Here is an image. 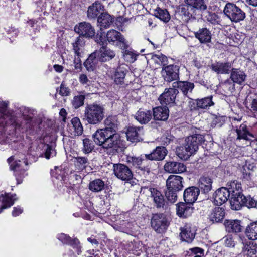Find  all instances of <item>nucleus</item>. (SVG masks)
<instances>
[{
	"label": "nucleus",
	"mask_w": 257,
	"mask_h": 257,
	"mask_svg": "<svg viewBox=\"0 0 257 257\" xmlns=\"http://www.w3.org/2000/svg\"><path fill=\"white\" fill-rule=\"evenodd\" d=\"M74 164L78 169L80 170L85 169L89 165L88 159L85 157H77L75 158Z\"/></svg>",
	"instance_id": "nucleus-47"
},
{
	"label": "nucleus",
	"mask_w": 257,
	"mask_h": 257,
	"mask_svg": "<svg viewBox=\"0 0 257 257\" xmlns=\"http://www.w3.org/2000/svg\"><path fill=\"white\" fill-rule=\"evenodd\" d=\"M126 161L131 167L138 168L141 165L146 164L148 162L147 159H143L140 157L127 156Z\"/></svg>",
	"instance_id": "nucleus-42"
},
{
	"label": "nucleus",
	"mask_w": 257,
	"mask_h": 257,
	"mask_svg": "<svg viewBox=\"0 0 257 257\" xmlns=\"http://www.w3.org/2000/svg\"><path fill=\"white\" fill-rule=\"evenodd\" d=\"M169 221L163 213L153 214L151 220V225L157 233H163L166 231L169 225Z\"/></svg>",
	"instance_id": "nucleus-7"
},
{
	"label": "nucleus",
	"mask_w": 257,
	"mask_h": 257,
	"mask_svg": "<svg viewBox=\"0 0 257 257\" xmlns=\"http://www.w3.org/2000/svg\"><path fill=\"white\" fill-rule=\"evenodd\" d=\"M256 202L252 198L249 197H246V199L244 200V204H243V206H245L248 208L255 207L256 206Z\"/></svg>",
	"instance_id": "nucleus-58"
},
{
	"label": "nucleus",
	"mask_w": 257,
	"mask_h": 257,
	"mask_svg": "<svg viewBox=\"0 0 257 257\" xmlns=\"http://www.w3.org/2000/svg\"><path fill=\"white\" fill-rule=\"evenodd\" d=\"M174 88L180 89L185 95H187L188 92H191L194 87L193 83L188 81H177L173 83Z\"/></svg>",
	"instance_id": "nucleus-29"
},
{
	"label": "nucleus",
	"mask_w": 257,
	"mask_h": 257,
	"mask_svg": "<svg viewBox=\"0 0 257 257\" xmlns=\"http://www.w3.org/2000/svg\"><path fill=\"white\" fill-rule=\"evenodd\" d=\"M105 127L93 134V141L104 149L107 154L114 155L122 152L124 145L117 133L119 122L115 116H109L104 120Z\"/></svg>",
	"instance_id": "nucleus-1"
},
{
	"label": "nucleus",
	"mask_w": 257,
	"mask_h": 257,
	"mask_svg": "<svg viewBox=\"0 0 257 257\" xmlns=\"http://www.w3.org/2000/svg\"><path fill=\"white\" fill-rule=\"evenodd\" d=\"M162 76L164 80L168 82L179 79V67L176 65H169L162 67Z\"/></svg>",
	"instance_id": "nucleus-9"
},
{
	"label": "nucleus",
	"mask_w": 257,
	"mask_h": 257,
	"mask_svg": "<svg viewBox=\"0 0 257 257\" xmlns=\"http://www.w3.org/2000/svg\"><path fill=\"white\" fill-rule=\"evenodd\" d=\"M23 212V210L20 207H14L12 212V215L16 217Z\"/></svg>",
	"instance_id": "nucleus-64"
},
{
	"label": "nucleus",
	"mask_w": 257,
	"mask_h": 257,
	"mask_svg": "<svg viewBox=\"0 0 257 257\" xmlns=\"http://www.w3.org/2000/svg\"><path fill=\"white\" fill-rule=\"evenodd\" d=\"M178 93V90L174 87L166 88L160 96L159 100L162 105H171L175 104L176 96Z\"/></svg>",
	"instance_id": "nucleus-10"
},
{
	"label": "nucleus",
	"mask_w": 257,
	"mask_h": 257,
	"mask_svg": "<svg viewBox=\"0 0 257 257\" xmlns=\"http://www.w3.org/2000/svg\"><path fill=\"white\" fill-rule=\"evenodd\" d=\"M8 102H2L0 103V125L11 124L14 125L17 128L21 127L22 129L27 130L33 129L36 122L32 118L29 116H25V124L19 123L15 117L8 111L7 107Z\"/></svg>",
	"instance_id": "nucleus-2"
},
{
	"label": "nucleus",
	"mask_w": 257,
	"mask_h": 257,
	"mask_svg": "<svg viewBox=\"0 0 257 257\" xmlns=\"http://www.w3.org/2000/svg\"><path fill=\"white\" fill-rule=\"evenodd\" d=\"M158 56L159 58L160 66H162V67L166 66L168 64L167 57L163 54H159Z\"/></svg>",
	"instance_id": "nucleus-61"
},
{
	"label": "nucleus",
	"mask_w": 257,
	"mask_h": 257,
	"mask_svg": "<svg viewBox=\"0 0 257 257\" xmlns=\"http://www.w3.org/2000/svg\"><path fill=\"white\" fill-rule=\"evenodd\" d=\"M193 204L190 203L180 202L177 206V214L181 217L186 218L193 213L194 208Z\"/></svg>",
	"instance_id": "nucleus-19"
},
{
	"label": "nucleus",
	"mask_w": 257,
	"mask_h": 257,
	"mask_svg": "<svg viewBox=\"0 0 257 257\" xmlns=\"http://www.w3.org/2000/svg\"><path fill=\"white\" fill-rule=\"evenodd\" d=\"M200 193L199 188L195 186L189 187L184 192L183 198L185 202L193 204L197 199Z\"/></svg>",
	"instance_id": "nucleus-15"
},
{
	"label": "nucleus",
	"mask_w": 257,
	"mask_h": 257,
	"mask_svg": "<svg viewBox=\"0 0 257 257\" xmlns=\"http://www.w3.org/2000/svg\"><path fill=\"white\" fill-rule=\"evenodd\" d=\"M112 16L107 12H102L97 18V22L100 26V30L108 28L113 23Z\"/></svg>",
	"instance_id": "nucleus-22"
},
{
	"label": "nucleus",
	"mask_w": 257,
	"mask_h": 257,
	"mask_svg": "<svg viewBox=\"0 0 257 257\" xmlns=\"http://www.w3.org/2000/svg\"><path fill=\"white\" fill-rule=\"evenodd\" d=\"M227 190L231 196H236L242 192L241 184L236 180L231 181L227 183Z\"/></svg>",
	"instance_id": "nucleus-38"
},
{
	"label": "nucleus",
	"mask_w": 257,
	"mask_h": 257,
	"mask_svg": "<svg viewBox=\"0 0 257 257\" xmlns=\"http://www.w3.org/2000/svg\"><path fill=\"white\" fill-rule=\"evenodd\" d=\"M212 179L208 176H202L199 180V188L203 193L207 194L212 189Z\"/></svg>",
	"instance_id": "nucleus-30"
},
{
	"label": "nucleus",
	"mask_w": 257,
	"mask_h": 257,
	"mask_svg": "<svg viewBox=\"0 0 257 257\" xmlns=\"http://www.w3.org/2000/svg\"><path fill=\"white\" fill-rule=\"evenodd\" d=\"M85 96L83 95L75 96L72 100V104L75 109H77L84 104Z\"/></svg>",
	"instance_id": "nucleus-51"
},
{
	"label": "nucleus",
	"mask_w": 257,
	"mask_h": 257,
	"mask_svg": "<svg viewBox=\"0 0 257 257\" xmlns=\"http://www.w3.org/2000/svg\"><path fill=\"white\" fill-rule=\"evenodd\" d=\"M56 151L53 145H47L46 150L45 153V157L47 159H49L51 156L56 155Z\"/></svg>",
	"instance_id": "nucleus-55"
},
{
	"label": "nucleus",
	"mask_w": 257,
	"mask_h": 257,
	"mask_svg": "<svg viewBox=\"0 0 257 257\" xmlns=\"http://www.w3.org/2000/svg\"><path fill=\"white\" fill-rule=\"evenodd\" d=\"M190 6L186 4L180 5L177 10V14L181 17V19L185 22H188L192 17V15L189 12Z\"/></svg>",
	"instance_id": "nucleus-37"
},
{
	"label": "nucleus",
	"mask_w": 257,
	"mask_h": 257,
	"mask_svg": "<svg viewBox=\"0 0 257 257\" xmlns=\"http://www.w3.org/2000/svg\"><path fill=\"white\" fill-rule=\"evenodd\" d=\"M224 215L225 212L223 208L215 207L210 215V219L213 222H219L223 220Z\"/></svg>",
	"instance_id": "nucleus-40"
},
{
	"label": "nucleus",
	"mask_w": 257,
	"mask_h": 257,
	"mask_svg": "<svg viewBox=\"0 0 257 257\" xmlns=\"http://www.w3.org/2000/svg\"><path fill=\"white\" fill-rule=\"evenodd\" d=\"M71 123L75 131V135L80 136L83 133V127L80 119L78 117H74L71 120Z\"/></svg>",
	"instance_id": "nucleus-49"
},
{
	"label": "nucleus",
	"mask_w": 257,
	"mask_h": 257,
	"mask_svg": "<svg viewBox=\"0 0 257 257\" xmlns=\"http://www.w3.org/2000/svg\"><path fill=\"white\" fill-rule=\"evenodd\" d=\"M59 93L63 96H68L70 94V89L68 87L66 86L64 82H62L60 85Z\"/></svg>",
	"instance_id": "nucleus-56"
},
{
	"label": "nucleus",
	"mask_w": 257,
	"mask_h": 257,
	"mask_svg": "<svg viewBox=\"0 0 257 257\" xmlns=\"http://www.w3.org/2000/svg\"><path fill=\"white\" fill-rule=\"evenodd\" d=\"M245 73L239 69L232 68L230 74V78L234 83L241 84L246 79Z\"/></svg>",
	"instance_id": "nucleus-33"
},
{
	"label": "nucleus",
	"mask_w": 257,
	"mask_h": 257,
	"mask_svg": "<svg viewBox=\"0 0 257 257\" xmlns=\"http://www.w3.org/2000/svg\"><path fill=\"white\" fill-rule=\"evenodd\" d=\"M180 236L182 241L188 243L191 242L195 236L196 232L194 228L189 225H185L181 230Z\"/></svg>",
	"instance_id": "nucleus-21"
},
{
	"label": "nucleus",
	"mask_w": 257,
	"mask_h": 257,
	"mask_svg": "<svg viewBox=\"0 0 257 257\" xmlns=\"http://www.w3.org/2000/svg\"><path fill=\"white\" fill-rule=\"evenodd\" d=\"M81 54L76 55L74 60V67L76 69H80L82 68L80 57Z\"/></svg>",
	"instance_id": "nucleus-59"
},
{
	"label": "nucleus",
	"mask_w": 257,
	"mask_h": 257,
	"mask_svg": "<svg viewBox=\"0 0 257 257\" xmlns=\"http://www.w3.org/2000/svg\"><path fill=\"white\" fill-rule=\"evenodd\" d=\"M245 233L249 239H257V221L248 225L246 228Z\"/></svg>",
	"instance_id": "nucleus-43"
},
{
	"label": "nucleus",
	"mask_w": 257,
	"mask_h": 257,
	"mask_svg": "<svg viewBox=\"0 0 257 257\" xmlns=\"http://www.w3.org/2000/svg\"><path fill=\"white\" fill-rule=\"evenodd\" d=\"M99 61L97 52L96 51L91 53L87 60L84 62V65L88 71H93Z\"/></svg>",
	"instance_id": "nucleus-27"
},
{
	"label": "nucleus",
	"mask_w": 257,
	"mask_h": 257,
	"mask_svg": "<svg viewBox=\"0 0 257 257\" xmlns=\"http://www.w3.org/2000/svg\"><path fill=\"white\" fill-rule=\"evenodd\" d=\"M214 104L215 101L213 99L212 95L196 100L197 106L201 109H208L210 107L213 106Z\"/></svg>",
	"instance_id": "nucleus-36"
},
{
	"label": "nucleus",
	"mask_w": 257,
	"mask_h": 257,
	"mask_svg": "<svg viewBox=\"0 0 257 257\" xmlns=\"http://www.w3.org/2000/svg\"><path fill=\"white\" fill-rule=\"evenodd\" d=\"M93 38H94L95 41L97 43L101 45H102V46H103L104 43L103 41V34L101 31L100 33H98L96 36H94Z\"/></svg>",
	"instance_id": "nucleus-60"
},
{
	"label": "nucleus",
	"mask_w": 257,
	"mask_h": 257,
	"mask_svg": "<svg viewBox=\"0 0 257 257\" xmlns=\"http://www.w3.org/2000/svg\"><path fill=\"white\" fill-rule=\"evenodd\" d=\"M236 132L237 134V139H243L248 140V136H250V133L246 131V125L242 124L240 126L239 128L236 129Z\"/></svg>",
	"instance_id": "nucleus-50"
},
{
	"label": "nucleus",
	"mask_w": 257,
	"mask_h": 257,
	"mask_svg": "<svg viewBox=\"0 0 257 257\" xmlns=\"http://www.w3.org/2000/svg\"><path fill=\"white\" fill-rule=\"evenodd\" d=\"M85 42L83 37L79 36L77 37L75 41L73 43V50L76 55H80L82 53V48L85 45Z\"/></svg>",
	"instance_id": "nucleus-44"
},
{
	"label": "nucleus",
	"mask_w": 257,
	"mask_h": 257,
	"mask_svg": "<svg viewBox=\"0 0 257 257\" xmlns=\"http://www.w3.org/2000/svg\"><path fill=\"white\" fill-rule=\"evenodd\" d=\"M138 169L143 171V173L145 175L149 174L150 172V168L149 167V165H147V162L146 164L141 165L139 167Z\"/></svg>",
	"instance_id": "nucleus-62"
},
{
	"label": "nucleus",
	"mask_w": 257,
	"mask_h": 257,
	"mask_svg": "<svg viewBox=\"0 0 257 257\" xmlns=\"http://www.w3.org/2000/svg\"><path fill=\"white\" fill-rule=\"evenodd\" d=\"M164 168L166 172L170 173H181L186 170V167L183 163L173 161L167 162Z\"/></svg>",
	"instance_id": "nucleus-13"
},
{
	"label": "nucleus",
	"mask_w": 257,
	"mask_h": 257,
	"mask_svg": "<svg viewBox=\"0 0 257 257\" xmlns=\"http://www.w3.org/2000/svg\"><path fill=\"white\" fill-rule=\"evenodd\" d=\"M20 167V164L17 161L14 162L10 164V169L15 172V175L18 181V183H20L19 181V176L17 172L19 171Z\"/></svg>",
	"instance_id": "nucleus-57"
},
{
	"label": "nucleus",
	"mask_w": 257,
	"mask_h": 257,
	"mask_svg": "<svg viewBox=\"0 0 257 257\" xmlns=\"http://www.w3.org/2000/svg\"><path fill=\"white\" fill-rule=\"evenodd\" d=\"M16 196L15 194L11 196L9 194L0 196V202L3 204L1 208H0V213L3 209L10 207L13 205L14 201L16 200Z\"/></svg>",
	"instance_id": "nucleus-35"
},
{
	"label": "nucleus",
	"mask_w": 257,
	"mask_h": 257,
	"mask_svg": "<svg viewBox=\"0 0 257 257\" xmlns=\"http://www.w3.org/2000/svg\"><path fill=\"white\" fill-rule=\"evenodd\" d=\"M239 220L228 221L225 223L226 230L229 232H240L242 230V226Z\"/></svg>",
	"instance_id": "nucleus-41"
},
{
	"label": "nucleus",
	"mask_w": 257,
	"mask_h": 257,
	"mask_svg": "<svg viewBox=\"0 0 257 257\" xmlns=\"http://www.w3.org/2000/svg\"><path fill=\"white\" fill-rule=\"evenodd\" d=\"M246 197L241 193L236 194V196H231L230 203L233 210H239L243 206Z\"/></svg>",
	"instance_id": "nucleus-24"
},
{
	"label": "nucleus",
	"mask_w": 257,
	"mask_h": 257,
	"mask_svg": "<svg viewBox=\"0 0 257 257\" xmlns=\"http://www.w3.org/2000/svg\"><path fill=\"white\" fill-rule=\"evenodd\" d=\"M231 64L229 62H217L211 66L212 70L217 73L228 74L231 68Z\"/></svg>",
	"instance_id": "nucleus-31"
},
{
	"label": "nucleus",
	"mask_w": 257,
	"mask_h": 257,
	"mask_svg": "<svg viewBox=\"0 0 257 257\" xmlns=\"http://www.w3.org/2000/svg\"><path fill=\"white\" fill-rule=\"evenodd\" d=\"M141 128L133 126L128 127L126 132V137L127 140L132 142H135L139 141V136Z\"/></svg>",
	"instance_id": "nucleus-39"
},
{
	"label": "nucleus",
	"mask_w": 257,
	"mask_h": 257,
	"mask_svg": "<svg viewBox=\"0 0 257 257\" xmlns=\"http://www.w3.org/2000/svg\"><path fill=\"white\" fill-rule=\"evenodd\" d=\"M230 196L227 188L222 187L217 189L214 194V203L220 206L226 202Z\"/></svg>",
	"instance_id": "nucleus-16"
},
{
	"label": "nucleus",
	"mask_w": 257,
	"mask_h": 257,
	"mask_svg": "<svg viewBox=\"0 0 257 257\" xmlns=\"http://www.w3.org/2000/svg\"><path fill=\"white\" fill-rule=\"evenodd\" d=\"M135 117L141 124H146L152 119V112L150 110L142 111L139 110L137 112Z\"/></svg>",
	"instance_id": "nucleus-34"
},
{
	"label": "nucleus",
	"mask_w": 257,
	"mask_h": 257,
	"mask_svg": "<svg viewBox=\"0 0 257 257\" xmlns=\"http://www.w3.org/2000/svg\"><path fill=\"white\" fill-rule=\"evenodd\" d=\"M104 6L96 1L88 8L87 17L89 19H95L98 18L99 13L104 12Z\"/></svg>",
	"instance_id": "nucleus-17"
},
{
	"label": "nucleus",
	"mask_w": 257,
	"mask_h": 257,
	"mask_svg": "<svg viewBox=\"0 0 257 257\" xmlns=\"http://www.w3.org/2000/svg\"><path fill=\"white\" fill-rule=\"evenodd\" d=\"M97 52L99 61L104 62L113 58L115 56L114 51L111 50L105 46H102Z\"/></svg>",
	"instance_id": "nucleus-20"
},
{
	"label": "nucleus",
	"mask_w": 257,
	"mask_h": 257,
	"mask_svg": "<svg viewBox=\"0 0 257 257\" xmlns=\"http://www.w3.org/2000/svg\"><path fill=\"white\" fill-rule=\"evenodd\" d=\"M187 5L190 6L191 9L199 11L201 14L207 10L205 0H185Z\"/></svg>",
	"instance_id": "nucleus-32"
},
{
	"label": "nucleus",
	"mask_w": 257,
	"mask_h": 257,
	"mask_svg": "<svg viewBox=\"0 0 257 257\" xmlns=\"http://www.w3.org/2000/svg\"><path fill=\"white\" fill-rule=\"evenodd\" d=\"M104 117L105 109L103 106L96 103L86 104L84 109L83 120L89 124H99Z\"/></svg>",
	"instance_id": "nucleus-4"
},
{
	"label": "nucleus",
	"mask_w": 257,
	"mask_h": 257,
	"mask_svg": "<svg viewBox=\"0 0 257 257\" xmlns=\"http://www.w3.org/2000/svg\"><path fill=\"white\" fill-rule=\"evenodd\" d=\"M104 188V182L100 179H96L91 181L89 185V189L93 192H99Z\"/></svg>",
	"instance_id": "nucleus-45"
},
{
	"label": "nucleus",
	"mask_w": 257,
	"mask_h": 257,
	"mask_svg": "<svg viewBox=\"0 0 257 257\" xmlns=\"http://www.w3.org/2000/svg\"><path fill=\"white\" fill-rule=\"evenodd\" d=\"M202 18L212 24H218V17L215 13L205 10L201 14Z\"/></svg>",
	"instance_id": "nucleus-46"
},
{
	"label": "nucleus",
	"mask_w": 257,
	"mask_h": 257,
	"mask_svg": "<svg viewBox=\"0 0 257 257\" xmlns=\"http://www.w3.org/2000/svg\"><path fill=\"white\" fill-rule=\"evenodd\" d=\"M155 15L165 22H168L170 19V16L166 9L158 8L155 10Z\"/></svg>",
	"instance_id": "nucleus-48"
},
{
	"label": "nucleus",
	"mask_w": 257,
	"mask_h": 257,
	"mask_svg": "<svg viewBox=\"0 0 257 257\" xmlns=\"http://www.w3.org/2000/svg\"><path fill=\"white\" fill-rule=\"evenodd\" d=\"M234 82H231L229 81H225L222 85L223 89L226 93L232 92L234 90Z\"/></svg>",
	"instance_id": "nucleus-54"
},
{
	"label": "nucleus",
	"mask_w": 257,
	"mask_h": 257,
	"mask_svg": "<svg viewBox=\"0 0 257 257\" xmlns=\"http://www.w3.org/2000/svg\"><path fill=\"white\" fill-rule=\"evenodd\" d=\"M183 178L178 175H171L167 179L165 196L171 203L177 200V193L183 188Z\"/></svg>",
	"instance_id": "nucleus-5"
},
{
	"label": "nucleus",
	"mask_w": 257,
	"mask_h": 257,
	"mask_svg": "<svg viewBox=\"0 0 257 257\" xmlns=\"http://www.w3.org/2000/svg\"><path fill=\"white\" fill-rule=\"evenodd\" d=\"M106 38L109 43H114L117 42V45L122 49H125L128 46L124 38L116 30L112 29L108 31L106 34Z\"/></svg>",
	"instance_id": "nucleus-12"
},
{
	"label": "nucleus",
	"mask_w": 257,
	"mask_h": 257,
	"mask_svg": "<svg viewBox=\"0 0 257 257\" xmlns=\"http://www.w3.org/2000/svg\"><path fill=\"white\" fill-rule=\"evenodd\" d=\"M169 109L168 107L158 106L153 109V116L155 120L165 121L169 116Z\"/></svg>",
	"instance_id": "nucleus-23"
},
{
	"label": "nucleus",
	"mask_w": 257,
	"mask_h": 257,
	"mask_svg": "<svg viewBox=\"0 0 257 257\" xmlns=\"http://www.w3.org/2000/svg\"><path fill=\"white\" fill-rule=\"evenodd\" d=\"M58 239L63 243L68 244L72 246L75 249L77 254H79L81 252L80 246L79 245V241L77 239H72L69 236L63 233L61 234L59 236Z\"/></svg>",
	"instance_id": "nucleus-25"
},
{
	"label": "nucleus",
	"mask_w": 257,
	"mask_h": 257,
	"mask_svg": "<svg viewBox=\"0 0 257 257\" xmlns=\"http://www.w3.org/2000/svg\"><path fill=\"white\" fill-rule=\"evenodd\" d=\"M167 152L168 151L165 147L158 146L150 154H146L145 157L147 160L161 161L165 158Z\"/></svg>",
	"instance_id": "nucleus-18"
},
{
	"label": "nucleus",
	"mask_w": 257,
	"mask_h": 257,
	"mask_svg": "<svg viewBox=\"0 0 257 257\" xmlns=\"http://www.w3.org/2000/svg\"><path fill=\"white\" fill-rule=\"evenodd\" d=\"M79 81L84 84H87L89 80L85 74H82L79 76Z\"/></svg>",
	"instance_id": "nucleus-63"
},
{
	"label": "nucleus",
	"mask_w": 257,
	"mask_h": 257,
	"mask_svg": "<svg viewBox=\"0 0 257 257\" xmlns=\"http://www.w3.org/2000/svg\"><path fill=\"white\" fill-rule=\"evenodd\" d=\"M149 190L151 193V197L153 198L154 202L156 207L163 208L165 201L161 193L154 188H150Z\"/></svg>",
	"instance_id": "nucleus-26"
},
{
	"label": "nucleus",
	"mask_w": 257,
	"mask_h": 257,
	"mask_svg": "<svg viewBox=\"0 0 257 257\" xmlns=\"http://www.w3.org/2000/svg\"><path fill=\"white\" fill-rule=\"evenodd\" d=\"M244 248L247 251V253L250 256H252L255 254L256 252V244H254L252 242H249L247 244Z\"/></svg>",
	"instance_id": "nucleus-53"
},
{
	"label": "nucleus",
	"mask_w": 257,
	"mask_h": 257,
	"mask_svg": "<svg viewBox=\"0 0 257 257\" xmlns=\"http://www.w3.org/2000/svg\"><path fill=\"white\" fill-rule=\"evenodd\" d=\"M223 12L231 21L235 23L243 20L245 18V13L233 3H227Z\"/></svg>",
	"instance_id": "nucleus-6"
},
{
	"label": "nucleus",
	"mask_w": 257,
	"mask_h": 257,
	"mask_svg": "<svg viewBox=\"0 0 257 257\" xmlns=\"http://www.w3.org/2000/svg\"><path fill=\"white\" fill-rule=\"evenodd\" d=\"M113 170L115 175L122 180H130L133 178V173L131 169L123 164L113 165Z\"/></svg>",
	"instance_id": "nucleus-11"
},
{
	"label": "nucleus",
	"mask_w": 257,
	"mask_h": 257,
	"mask_svg": "<svg viewBox=\"0 0 257 257\" xmlns=\"http://www.w3.org/2000/svg\"><path fill=\"white\" fill-rule=\"evenodd\" d=\"M83 151L85 153H89L94 149V145L93 142L88 138H85L83 141Z\"/></svg>",
	"instance_id": "nucleus-52"
},
{
	"label": "nucleus",
	"mask_w": 257,
	"mask_h": 257,
	"mask_svg": "<svg viewBox=\"0 0 257 257\" xmlns=\"http://www.w3.org/2000/svg\"><path fill=\"white\" fill-rule=\"evenodd\" d=\"M74 31L82 37L88 39L93 38L95 34L94 28L91 24L87 22L79 23L74 27Z\"/></svg>",
	"instance_id": "nucleus-8"
},
{
	"label": "nucleus",
	"mask_w": 257,
	"mask_h": 257,
	"mask_svg": "<svg viewBox=\"0 0 257 257\" xmlns=\"http://www.w3.org/2000/svg\"><path fill=\"white\" fill-rule=\"evenodd\" d=\"M194 34L195 37L197 38L201 43H207L211 42V32L206 28L199 29Z\"/></svg>",
	"instance_id": "nucleus-28"
},
{
	"label": "nucleus",
	"mask_w": 257,
	"mask_h": 257,
	"mask_svg": "<svg viewBox=\"0 0 257 257\" xmlns=\"http://www.w3.org/2000/svg\"><path fill=\"white\" fill-rule=\"evenodd\" d=\"M128 73V67L125 64H121L117 67L114 74V81L117 84H125L126 82L125 78L126 74Z\"/></svg>",
	"instance_id": "nucleus-14"
},
{
	"label": "nucleus",
	"mask_w": 257,
	"mask_h": 257,
	"mask_svg": "<svg viewBox=\"0 0 257 257\" xmlns=\"http://www.w3.org/2000/svg\"><path fill=\"white\" fill-rule=\"evenodd\" d=\"M204 141V137L200 134H195L187 137L184 143L176 148L177 155L181 159H188L198 150L199 145Z\"/></svg>",
	"instance_id": "nucleus-3"
}]
</instances>
